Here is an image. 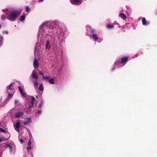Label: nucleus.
Listing matches in <instances>:
<instances>
[{
	"label": "nucleus",
	"instance_id": "412c9836",
	"mask_svg": "<svg viewBox=\"0 0 157 157\" xmlns=\"http://www.w3.org/2000/svg\"><path fill=\"white\" fill-rule=\"evenodd\" d=\"M7 14H6V12L5 13V14H2L1 15V20L2 21H4L6 19H7Z\"/></svg>",
	"mask_w": 157,
	"mask_h": 157
},
{
	"label": "nucleus",
	"instance_id": "c9c22d12",
	"mask_svg": "<svg viewBox=\"0 0 157 157\" xmlns=\"http://www.w3.org/2000/svg\"><path fill=\"white\" fill-rule=\"evenodd\" d=\"M43 102L42 101H41V103L40 105H39V107L40 108H41L42 107V104H43Z\"/></svg>",
	"mask_w": 157,
	"mask_h": 157
},
{
	"label": "nucleus",
	"instance_id": "f257e3e1",
	"mask_svg": "<svg viewBox=\"0 0 157 157\" xmlns=\"http://www.w3.org/2000/svg\"><path fill=\"white\" fill-rule=\"evenodd\" d=\"M61 24L57 22H47L43 23L39 27L38 33V39L43 40L47 36L52 37L55 39V37L58 36L65 38L68 35V33L65 29L63 30L60 27Z\"/></svg>",
	"mask_w": 157,
	"mask_h": 157
},
{
	"label": "nucleus",
	"instance_id": "4468645a",
	"mask_svg": "<svg viewBox=\"0 0 157 157\" xmlns=\"http://www.w3.org/2000/svg\"><path fill=\"white\" fill-rule=\"evenodd\" d=\"M31 119L30 118H26L25 119L24 124L25 125H28L31 123Z\"/></svg>",
	"mask_w": 157,
	"mask_h": 157
},
{
	"label": "nucleus",
	"instance_id": "a211bd4d",
	"mask_svg": "<svg viewBox=\"0 0 157 157\" xmlns=\"http://www.w3.org/2000/svg\"><path fill=\"white\" fill-rule=\"evenodd\" d=\"M33 67L35 68H36L38 67V62L36 59H35L34 60L33 62Z\"/></svg>",
	"mask_w": 157,
	"mask_h": 157
},
{
	"label": "nucleus",
	"instance_id": "393cba45",
	"mask_svg": "<svg viewBox=\"0 0 157 157\" xmlns=\"http://www.w3.org/2000/svg\"><path fill=\"white\" fill-rule=\"evenodd\" d=\"M49 82L51 84H54L55 83L54 79L53 78H51L49 79Z\"/></svg>",
	"mask_w": 157,
	"mask_h": 157
},
{
	"label": "nucleus",
	"instance_id": "5701e85b",
	"mask_svg": "<svg viewBox=\"0 0 157 157\" xmlns=\"http://www.w3.org/2000/svg\"><path fill=\"white\" fill-rule=\"evenodd\" d=\"M31 101L30 102L29 104H31L32 103H33V105H34V101H35L36 99L33 96H31Z\"/></svg>",
	"mask_w": 157,
	"mask_h": 157
},
{
	"label": "nucleus",
	"instance_id": "dca6fc26",
	"mask_svg": "<svg viewBox=\"0 0 157 157\" xmlns=\"http://www.w3.org/2000/svg\"><path fill=\"white\" fill-rule=\"evenodd\" d=\"M19 90L20 92V93L23 97H25V93L24 92L22 88V87L21 86H19L18 87Z\"/></svg>",
	"mask_w": 157,
	"mask_h": 157
},
{
	"label": "nucleus",
	"instance_id": "7ed1b4c3",
	"mask_svg": "<svg viewBox=\"0 0 157 157\" xmlns=\"http://www.w3.org/2000/svg\"><path fill=\"white\" fill-rule=\"evenodd\" d=\"M13 83H11L9 86L6 87V93L8 94L7 101H9L10 98L12 97L15 91L13 87Z\"/></svg>",
	"mask_w": 157,
	"mask_h": 157
},
{
	"label": "nucleus",
	"instance_id": "c756f323",
	"mask_svg": "<svg viewBox=\"0 0 157 157\" xmlns=\"http://www.w3.org/2000/svg\"><path fill=\"white\" fill-rule=\"evenodd\" d=\"M113 25H111V24H109L108 25H107V28L109 29H110L112 28H113Z\"/></svg>",
	"mask_w": 157,
	"mask_h": 157
},
{
	"label": "nucleus",
	"instance_id": "e433bc0d",
	"mask_svg": "<svg viewBox=\"0 0 157 157\" xmlns=\"http://www.w3.org/2000/svg\"><path fill=\"white\" fill-rule=\"evenodd\" d=\"M20 141L21 143H23L24 142L23 140L21 139L20 140Z\"/></svg>",
	"mask_w": 157,
	"mask_h": 157
},
{
	"label": "nucleus",
	"instance_id": "ddd939ff",
	"mask_svg": "<svg viewBox=\"0 0 157 157\" xmlns=\"http://www.w3.org/2000/svg\"><path fill=\"white\" fill-rule=\"evenodd\" d=\"M7 136H8V139H6L4 138L0 137V143L2 141H4L7 140L10 137V133H9L7 131H6V133H5Z\"/></svg>",
	"mask_w": 157,
	"mask_h": 157
},
{
	"label": "nucleus",
	"instance_id": "4c0bfd02",
	"mask_svg": "<svg viewBox=\"0 0 157 157\" xmlns=\"http://www.w3.org/2000/svg\"><path fill=\"white\" fill-rule=\"evenodd\" d=\"M4 32L6 33V34H8V32L7 31H6Z\"/></svg>",
	"mask_w": 157,
	"mask_h": 157
},
{
	"label": "nucleus",
	"instance_id": "a878e982",
	"mask_svg": "<svg viewBox=\"0 0 157 157\" xmlns=\"http://www.w3.org/2000/svg\"><path fill=\"white\" fill-rule=\"evenodd\" d=\"M50 77L49 76H45L44 75L43 76L42 78L43 80L46 81H48Z\"/></svg>",
	"mask_w": 157,
	"mask_h": 157
},
{
	"label": "nucleus",
	"instance_id": "cd10ccee",
	"mask_svg": "<svg viewBox=\"0 0 157 157\" xmlns=\"http://www.w3.org/2000/svg\"><path fill=\"white\" fill-rule=\"evenodd\" d=\"M21 18V20L20 21H21L22 22L24 21L25 19V17L24 15H22L21 16H20Z\"/></svg>",
	"mask_w": 157,
	"mask_h": 157
},
{
	"label": "nucleus",
	"instance_id": "7c9ffc66",
	"mask_svg": "<svg viewBox=\"0 0 157 157\" xmlns=\"http://www.w3.org/2000/svg\"><path fill=\"white\" fill-rule=\"evenodd\" d=\"M19 103V102L18 100H15L14 104H15V106H17L18 105V104Z\"/></svg>",
	"mask_w": 157,
	"mask_h": 157
},
{
	"label": "nucleus",
	"instance_id": "aec40b11",
	"mask_svg": "<svg viewBox=\"0 0 157 157\" xmlns=\"http://www.w3.org/2000/svg\"><path fill=\"white\" fill-rule=\"evenodd\" d=\"M142 23L143 25H146L149 24V23L147 22L146 19L144 17L142 18Z\"/></svg>",
	"mask_w": 157,
	"mask_h": 157
},
{
	"label": "nucleus",
	"instance_id": "f8f14e48",
	"mask_svg": "<svg viewBox=\"0 0 157 157\" xmlns=\"http://www.w3.org/2000/svg\"><path fill=\"white\" fill-rule=\"evenodd\" d=\"M20 123L19 121H18L16 124L14 125V127L15 130L18 132H19V128L20 126Z\"/></svg>",
	"mask_w": 157,
	"mask_h": 157
},
{
	"label": "nucleus",
	"instance_id": "20e7f679",
	"mask_svg": "<svg viewBox=\"0 0 157 157\" xmlns=\"http://www.w3.org/2000/svg\"><path fill=\"white\" fill-rule=\"evenodd\" d=\"M128 58L127 57H123L121 60H118L116 61L114 65L115 66H118V67L124 66L128 61Z\"/></svg>",
	"mask_w": 157,
	"mask_h": 157
},
{
	"label": "nucleus",
	"instance_id": "1a4fd4ad",
	"mask_svg": "<svg viewBox=\"0 0 157 157\" xmlns=\"http://www.w3.org/2000/svg\"><path fill=\"white\" fill-rule=\"evenodd\" d=\"M31 77H32L33 78H34L35 79H37L38 78V76L36 74V71L35 70H33L32 72L31 75L30 77L31 78Z\"/></svg>",
	"mask_w": 157,
	"mask_h": 157
},
{
	"label": "nucleus",
	"instance_id": "bb28decb",
	"mask_svg": "<svg viewBox=\"0 0 157 157\" xmlns=\"http://www.w3.org/2000/svg\"><path fill=\"white\" fill-rule=\"evenodd\" d=\"M3 36L0 34V47L1 46L2 44V43L3 42Z\"/></svg>",
	"mask_w": 157,
	"mask_h": 157
},
{
	"label": "nucleus",
	"instance_id": "79ce46f5",
	"mask_svg": "<svg viewBox=\"0 0 157 157\" xmlns=\"http://www.w3.org/2000/svg\"><path fill=\"white\" fill-rule=\"evenodd\" d=\"M114 69V68H113L112 69V71H113V70Z\"/></svg>",
	"mask_w": 157,
	"mask_h": 157
},
{
	"label": "nucleus",
	"instance_id": "58836bf2",
	"mask_svg": "<svg viewBox=\"0 0 157 157\" xmlns=\"http://www.w3.org/2000/svg\"><path fill=\"white\" fill-rule=\"evenodd\" d=\"M40 1L43 2L44 0H40Z\"/></svg>",
	"mask_w": 157,
	"mask_h": 157
},
{
	"label": "nucleus",
	"instance_id": "0eeeda50",
	"mask_svg": "<svg viewBox=\"0 0 157 157\" xmlns=\"http://www.w3.org/2000/svg\"><path fill=\"white\" fill-rule=\"evenodd\" d=\"M70 2L73 5L78 6L81 4L82 0H70Z\"/></svg>",
	"mask_w": 157,
	"mask_h": 157
},
{
	"label": "nucleus",
	"instance_id": "2f4dec72",
	"mask_svg": "<svg viewBox=\"0 0 157 157\" xmlns=\"http://www.w3.org/2000/svg\"><path fill=\"white\" fill-rule=\"evenodd\" d=\"M30 10V9L28 6H27L26 7L25 11L26 12L29 11Z\"/></svg>",
	"mask_w": 157,
	"mask_h": 157
},
{
	"label": "nucleus",
	"instance_id": "39448f33",
	"mask_svg": "<svg viewBox=\"0 0 157 157\" xmlns=\"http://www.w3.org/2000/svg\"><path fill=\"white\" fill-rule=\"evenodd\" d=\"M54 39L55 40H56V45H59L61 47H62L63 43L65 42L64 40H63V38L58 36L55 37V39Z\"/></svg>",
	"mask_w": 157,
	"mask_h": 157
},
{
	"label": "nucleus",
	"instance_id": "4be33fe9",
	"mask_svg": "<svg viewBox=\"0 0 157 157\" xmlns=\"http://www.w3.org/2000/svg\"><path fill=\"white\" fill-rule=\"evenodd\" d=\"M31 140H29V141L28 144V145H27V148L28 149V150H29L31 149Z\"/></svg>",
	"mask_w": 157,
	"mask_h": 157
},
{
	"label": "nucleus",
	"instance_id": "473e14b6",
	"mask_svg": "<svg viewBox=\"0 0 157 157\" xmlns=\"http://www.w3.org/2000/svg\"><path fill=\"white\" fill-rule=\"evenodd\" d=\"M0 132H2L6 133V131L3 129L2 128H0Z\"/></svg>",
	"mask_w": 157,
	"mask_h": 157
},
{
	"label": "nucleus",
	"instance_id": "f03ea898",
	"mask_svg": "<svg viewBox=\"0 0 157 157\" xmlns=\"http://www.w3.org/2000/svg\"><path fill=\"white\" fill-rule=\"evenodd\" d=\"M21 13V10L16 9L7 10V19L11 22L15 21Z\"/></svg>",
	"mask_w": 157,
	"mask_h": 157
},
{
	"label": "nucleus",
	"instance_id": "f3484780",
	"mask_svg": "<svg viewBox=\"0 0 157 157\" xmlns=\"http://www.w3.org/2000/svg\"><path fill=\"white\" fill-rule=\"evenodd\" d=\"M6 145L5 146V147L6 148H7L8 147L9 148V149L10 150V153H11L13 151V148L12 147L8 144L6 143Z\"/></svg>",
	"mask_w": 157,
	"mask_h": 157
},
{
	"label": "nucleus",
	"instance_id": "f704fd0d",
	"mask_svg": "<svg viewBox=\"0 0 157 157\" xmlns=\"http://www.w3.org/2000/svg\"><path fill=\"white\" fill-rule=\"evenodd\" d=\"M37 113L38 114H41L42 113V110L41 109L38 110Z\"/></svg>",
	"mask_w": 157,
	"mask_h": 157
},
{
	"label": "nucleus",
	"instance_id": "a19ab883",
	"mask_svg": "<svg viewBox=\"0 0 157 157\" xmlns=\"http://www.w3.org/2000/svg\"><path fill=\"white\" fill-rule=\"evenodd\" d=\"M101 41H102L103 40V39L102 38L101 39Z\"/></svg>",
	"mask_w": 157,
	"mask_h": 157
},
{
	"label": "nucleus",
	"instance_id": "9d476101",
	"mask_svg": "<svg viewBox=\"0 0 157 157\" xmlns=\"http://www.w3.org/2000/svg\"><path fill=\"white\" fill-rule=\"evenodd\" d=\"M52 43L50 40H48L46 42V50H49L51 47Z\"/></svg>",
	"mask_w": 157,
	"mask_h": 157
},
{
	"label": "nucleus",
	"instance_id": "ea45409f",
	"mask_svg": "<svg viewBox=\"0 0 157 157\" xmlns=\"http://www.w3.org/2000/svg\"><path fill=\"white\" fill-rule=\"evenodd\" d=\"M36 98L37 99L38 98V96H36Z\"/></svg>",
	"mask_w": 157,
	"mask_h": 157
},
{
	"label": "nucleus",
	"instance_id": "2eb2a0df",
	"mask_svg": "<svg viewBox=\"0 0 157 157\" xmlns=\"http://www.w3.org/2000/svg\"><path fill=\"white\" fill-rule=\"evenodd\" d=\"M32 82L33 83V86L35 88V89H37L38 85L37 80L36 79L33 80L32 79Z\"/></svg>",
	"mask_w": 157,
	"mask_h": 157
},
{
	"label": "nucleus",
	"instance_id": "6e6552de",
	"mask_svg": "<svg viewBox=\"0 0 157 157\" xmlns=\"http://www.w3.org/2000/svg\"><path fill=\"white\" fill-rule=\"evenodd\" d=\"M24 113L22 112H17L15 113L14 117L16 118L19 119L21 118L24 115Z\"/></svg>",
	"mask_w": 157,
	"mask_h": 157
},
{
	"label": "nucleus",
	"instance_id": "b1692460",
	"mask_svg": "<svg viewBox=\"0 0 157 157\" xmlns=\"http://www.w3.org/2000/svg\"><path fill=\"white\" fill-rule=\"evenodd\" d=\"M39 90L40 91H43L44 90V87L42 83H41L39 87Z\"/></svg>",
	"mask_w": 157,
	"mask_h": 157
},
{
	"label": "nucleus",
	"instance_id": "9b49d317",
	"mask_svg": "<svg viewBox=\"0 0 157 157\" xmlns=\"http://www.w3.org/2000/svg\"><path fill=\"white\" fill-rule=\"evenodd\" d=\"M33 105H33V103H32L31 105L29 104V106L27 109V110L26 111V112L28 114H30L32 112V108Z\"/></svg>",
	"mask_w": 157,
	"mask_h": 157
},
{
	"label": "nucleus",
	"instance_id": "6ab92c4d",
	"mask_svg": "<svg viewBox=\"0 0 157 157\" xmlns=\"http://www.w3.org/2000/svg\"><path fill=\"white\" fill-rule=\"evenodd\" d=\"M119 16L124 20H125L127 18L126 16L124 13H120L119 14Z\"/></svg>",
	"mask_w": 157,
	"mask_h": 157
},
{
	"label": "nucleus",
	"instance_id": "423d86ee",
	"mask_svg": "<svg viewBox=\"0 0 157 157\" xmlns=\"http://www.w3.org/2000/svg\"><path fill=\"white\" fill-rule=\"evenodd\" d=\"M90 37L91 38L93 39V40L95 41H98L99 43H100L101 41H98L99 38L98 34L96 33H92L90 34Z\"/></svg>",
	"mask_w": 157,
	"mask_h": 157
},
{
	"label": "nucleus",
	"instance_id": "c85d7f7f",
	"mask_svg": "<svg viewBox=\"0 0 157 157\" xmlns=\"http://www.w3.org/2000/svg\"><path fill=\"white\" fill-rule=\"evenodd\" d=\"M90 32L91 34L92 33H96V30L94 29H90Z\"/></svg>",
	"mask_w": 157,
	"mask_h": 157
},
{
	"label": "nucleus",
	"instance_id": "72a5a7b5",
	"mask_svg": "<svg viewBox=\"0 0 157 157\" xmlns=\"http://www.w3.org/2000/svg\"><path fill=\"white\" fill-rule=\"evenodd\" d=\"M38 72L39 75H41L42 76V77H43V76L44 75V74L41 71H39Z\"/></svg>",
	"mask_w": 157,
	"mask_h": 157
}]
</instances>
